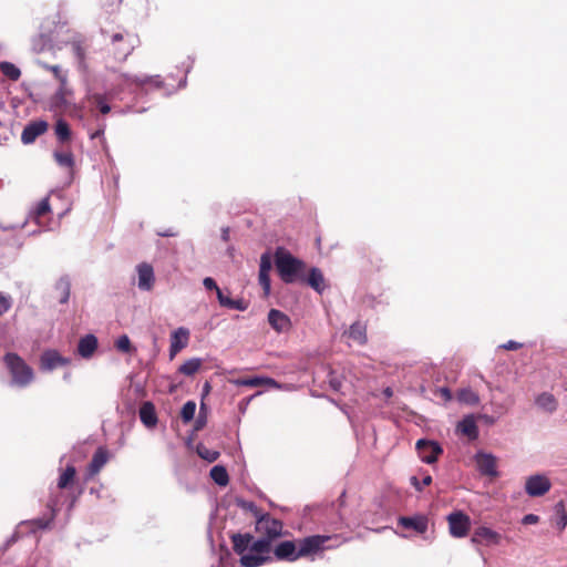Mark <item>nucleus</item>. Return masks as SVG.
Returning a JSON list of instances; mask_svg holds the SVG:
<instances>
[{
  "instance_id": "56",
  "label": "nucleus",
  "mask_w": 567,
  "mask_h": 567,
  "mask_svg": "<svg viewBox=\"0 0 567 567\" xmlns=\"http://www.w3.org/2000/svg\"><path fill=\"white\" fill-rule=\"evenodd\" d=\"M120 2L121 0H113L111 3L104 6L106 7L107 11L112 12L118 7Z\"/></svg>"
},
{
  "instance_id": "2",
  "label": "nucleus",
  "mask_w": 567,
  "mask_h": 567,
  "mask_svg": "<svg viewBox=\"0 0 567 567\" xmlns=\"http://www.w3.org/2000/svg\"><path fill=\"white\" fill-rule=\"evenodd\" d=\"M109 54L117 62H124L140 44L138 37L117 27L113 30L101 29Z\"/></svg>"
},
{
  "instance_id": "22",
  "label": "nucleus",
  "mask_w": 567,
  "mask_h": 567,
  "mask_svg": "<svg viewBox=\"0 0 567 567\" xmlns=\"http://www.w3.org/2000/svg\"><path fill=\"white\" fill-rule=\"evenodd\" d=\"M231 543L234 551L243 557V555H249L250 546L252 543V535L249 533H237L231 536Z\"/></svg>"
},
{
  "instance_id": "63",
  "label": "nucleus",
  "mask_w": 567,
  "mask_h": 567,
  "mask_svg": "<svg viewBox=\"0 0 567 567\" xmlns=\"http://www.w3.org/2000/svg\"><path fill=\"white\" fill-rule=\"evenodd\" d=\"M186 83H187V80H186V76H185L183 80H181V82H179V84H178V87H179V89L185 87V86H186Z\"/></svg>"
},
{
  "instance_id": "5",
  "label": "nucleus",
  "mask_w": 567,
  "mask_h": 567,
  "mask_svg": "<svg viewBox=\"0 0 567 567\" xmlns=\"http://www.w3.org/2000/svg\"><path fill=\"white\" fill-rule=\"evenodd\" d=\"M271 544L265 537L260 536L258 539H255L252 536L249 555L240 557V565L244 567H260L268 563L271 559L269 556Z\"/></svg>"
},
{
  "instance_id": "16",
  "label": "nucleus",
  "mask_w": 567,
  "mask_h": 567,
  "mask_svg": "<svg viewBox=\"0 0 567 567\" xmlns=\"http://www.w3.org/2000/svg\"><path fill=\"white\" fill-rule=\"evenodd\" d=\"M137 271V287L142 291H150L153 289L155 284V275L152 265L147 262H141L136 266Z\"/></svg>"
},
{
  "instance_id": "21",
  "label": "nucleus",
  "mask_w": 567,
  "mask_h": 567,
  "mask_svg": "<svg viewBox=\"0 0 567 567\" xmlns=\"http://www.w3.org/2000/svg\"><path fill=\"white\" fill-rule=\"evenodd\" d=\"M471 540L473 544L497 545L501 542V535L489 527L480 526L475 529Z\"/></svg>"
},
{
  "instance_id": "64",
  "label": "nucleus",
  "mask_w": 567,
  "mask_h": 567,
  "mask_svg": "<svg viewBox=\"0 0 567 567\" xmlns=\"http://www.w3.org/2000/svg\"><path fill=\"white\" fill-rule=\"evenodd\" d=\"M63 379H64L65 381H70V379H71V372H66V373H64Z\"/></svg>"
},
{
  "instance_id": "37",
  "label": "nucleus",
  "mask_w": 567,
  "mask_h": 567,
  "mask_svg": "<svg viewBox=\"0 0 567 567\" xmlns=\"http://www.w3.org/2000/svg\"><path fill=\"white\" fill-rule=\"evenodd\" d=\"M536 404L547 412H553L556 410V400L550 393H542L536 399Z\"/></svg>"
},
{
  "instance_id": "39",
  "label": "nucleus",
  "mask_w": 567,
  "mask_h": 567,
  "mask_svg": "<svg viewBox=\"0 0 567 567\" xmlns=\"http://www.w3.org/2000/svg\"><path fill=\"white\" fill-rule=\"evenodd\" d=\"M197 454L205 461L213 463L219 457V452L208 449L204 444L197 445Z\"/></svg>"
},
{
  "instance_id": "60",
  "label": "nucleus",
  "mask_w": 567,
  "mask_h": 567,
  "mask_svg": "<svg viewBox=\"0 0 567 567\" xmlns=\"http://www.w3.org/2000/svg\"><path fill=\"white\" fill-rule=\"evenodd\" d=\"M158 235L162 236V237H173V236L176 235V233L169 229V230H166L164 233H158Z\"/></svg>"
},
{
  "instance_id": "6",
  "label": "nucleus",
  "mask_w": 567,
  "mask_h": 567,
  "mask_svg": "<svg viewBox=\"0 0 567 567\" xmlns=\"http://www.w3.org/2000/svg\"><path fill=\"white\" fill-rule=\"evenodd\" d=\"M48 507L51 511L50 518H35L31 520L21 522L12 535L11 540L13 542L16 538L20 537V535L24 534V530L28 529L30 533H35L37 530L45 529L49 527L51 522L53 520L58 511H60V504L56 498H51L48 503Z\"/></svg>"
},
{
  "instance_id": "18",
  "label": "nucleus",
  "mask_w": 567,
  "mask_h": 567,
  "mask_svg": "<svg viewBox=\"0 0 567 567\" xmlns=\"http://www.w3.org/2000/svg\"><path fill=\"white\" fill-rule=\"evenodd\" d=\"M275 557L278 560L296 561L300 558L298 547L292 540H284L274 549Z\"/></svg>"
},
{
  "instance_id": "25",
  "label": "nucleus",
  "mask_w": 567,
  "mask_h": 567,
  "mask_svg": "<svg viewBox=\"0 0 567 567\" xmlns=\"http://www.w3.org/2000/svg\"><path fill=\"white\" fill-rule=\"evenodd\" d=\"M97 349V339L94 334H86L79 340L78 343V353L84 358L89 359L93 355L95 350Z\"/></svg>"
},
{
  "instance_id": "26",
  "label": "nucleus",
  "mask_w": 567,
  "mask_h": 567,
  "mask_svg": "<svg viewBox=\"0 0 567 567\" xmlns=\"http://www.w3.org/2000/svg\"><path fill=\"white\" fill-rule=\"evenodd\" d=\"M107 461L109 451L105 447H99L93 454V457L89 464V475L93 476L97 474L102 470V467L107 463Z\"/></svg>"
},
{
  "instance_id": "58",
  "label": "nucleus",
  "mask_w": 567,
  "mask_h": 567,
  "mask_svg": "<svg viewBox=\"0 0 567 567\" xmlns=\"http://www.w3.org/2000/svg\"><path fill=\"white\" fill-rule=\"evenodd\" d=\"M221 239L224 241H228V239H229V228L228 227H225L221 229Z\"/></svg>"
},
{
  "instance_id": "41",
  "label": "nucleus",
  "mask_w": 567,
  "mask_h": 567,
  "mask_svg": "<svg viewBox=\"0 0 567 567\" xmlns=\"http://www.w3.org/2000/svg\"><path fill=\"white\" fill-rule=\"evenodd\" d=\"M68 82L60 83L59 89L56 90L54 94V101L56 105H66V95L71 93V91L68 87Z\"/></svg>"
},
{
  "instance_id": "44",
  "label": "nucleus",
  "mask_w": 567,
  "mask_h": 567,
  "mask_svg": "<svg viewBox=\"0 0 567 567\" xmlns=\"http://www.w3.org/2000/svg\"><path fill=\"white\" fill-rule=\"evenodd\" d=\"M328 383L333 391L339 392L342 388V378L337 372L331 370L328 373Z\"/></svg>"
},
{
  "instance_id": "57",
  "label": "nucleus",
  "mask_w": 567,
  "mask_h": 567,
  "mask_svg": "<svg viewBox=\"0 0 567 567\" xmlns=\"http://www.w3.org/2000/svg\"><path fill=\"white\" fill-rule=\"evenodd\" d=\"M440 392H441L442 396L445 400H451L452 399V393H451V391L447 388H441Z\"/></svg>"
},
{
  "instance_id": "47",
  "label": "nucleus",
  "mask_w": 567,
  "mask_h": 567,
  "mask_svg": "<svg viewBox=\"0 0 567 567\" xmlns=\"http://www.w3.org/2000/svg\"><path fill=\"white\" fill-rule=\"evenodd\" d=\"M44 68L50 70L53 73V75L55 76V79L60 83L68 82V74H66V72H64L59 65H47V64H44Z\"/></svg>"
},
{
  "instance_id": "38",
  "label": "nucleus",
  "mask_w": 567,
  "mask_h": 567,
  "mask_svg": "<svg viewBox=\"0 0 567 567\" xmlns=\"http://www.w3.org/2000/svg\"><path fill=\"white\" fill-rule=\"evenodd\" d=\"M55 135L61 143H64L71 137V130L66 121L59 120L55 124Z\"/></svg>"
},
{
  "instance_id": "15",
  "label": "nucleus",
  "mask_w": 567,
  "mask_h": 567,
  "mask_svg": "<svg viewBox=\"0 0 567 567\" xmlns=\"http://www.w3.org/2000/svg\"><path fill=\"white\" fill-rule=\"evenodd\" d=\"M398 524L405 529H412L417 534H424L429 528V518L424 514L401 516L398 519Z\"/></svg>"
},
{
  "instance_id": "32",
  "label": "nucleus",
  "mask_w": 567,
  "mask_h": 567,
  "mask_svg": "<svg viewBox=\"0 0 567 567\" xmlns=\"http://www.w3.org/2000/svg\"><path fill=\"white\" fill-rule=\"evenodd\" d=\"M200 367H202V359L200 358H192V359L185 361L178 368V372L184 375L192 377L199 371Z\"/></svg>"
},
{
  "instance_id": "50",
  "label": "nucleus",
  "mask_w": 567,
  "mask_h": 567,
  "mask_svg": "<svg viewBox=\"0 0 567 567\" xmlns=\"http://www.w3.org/2000/svg\"><path fill=\"white\" fill-rule=\"evenodd\" d=\"M105 127H106L105 123H100L99 128L95 132L90 134L91 140L100 138L103 147L106 146V141L104 137Z\"/></svg>"
},
{
  "instance_id": "11",
  "label": "nucleus",
  "mask_w": 567,
  "mask_h": 567,
  "mask_svg": "<svg viewBox=\"0 0 567 567\" xmlns=\"http://www.w3.org/2000/svg\"><path fill=\"white\" fill-rule=\"evenodd\" d=\"M415 449L420 460L426 464L435 463L443 453V449L437 442L427 439L417 440Z\"/></svg>"
},
{
  "instance_id": "49",
  "label": "nucleus",
  "mask_w": 567,
  "mask_h": 567,
  "mask_svg": "<svg viewBox=\"0 0 567 567\" xmlns=\"http://www.w3.org/2000/svg\"><path fill=\"white\" fill-rule=\"evenodd\" d=\"M432 483V476L425 475L420 482L416 476L411 477V484L416 491H422L424 486H429Z\"/></svg>"
},
{
  "instance_id": "28",
  "label": "nucleus",
  "mask_w": 567,
  "mask_h": 567,
  "mask_svg": "<svg viewBox=\"0 0 567 567\" xmlns=\"http://www.w3.org/2000/svg\"><path fill=\"white\" fill-rule=\"evenodd\" d=\"M142 423L147 427H153L157 424V415L152 402H144L138 411Z\"/></svg>"
},
{
  "instance_id": "48",
  "label": "nucleus",
  "mask_w": 567,
  "mask_h": 567,
  "mask_svg": "<svg viewBox=\"0 0 567 567\" xmlns=\"http://www.w3.org/2000/svg\"><path fill=\"white\" fill-rule=\"evenodd\" d=\"M258 281L264 290L265 296H268L271 289V280L269 274H259Z\"/></svg>"
},
{
  "instance_id": "59",
  "label": "nucleus",
  "mask_w": 567,
  "mask_h": 567,
  "mask_svg": "<svg viewBox=\"0 0 567 567\" xmlns=\"http://www.w3.org/2000/svg\"><path fill=\"white\" fill-rule=\"evenodd\" d=\"M383 394L386 399H390L392 395H393V390L392 388L390 386H386L384 390H383Z\"/></svg>"
},
{
  "instance_id": "3",
  "label": "nucleus",
  "mask_w": 567,
  "mask_h": 567,
  "mask_svg": "<svg viewBox=\"0 0 567 567\" xmlns=\"http://www.w3.org/2000/svg\"><path fill=\"white\" fill-rule=\"evenodd\" d=\"M275 265L285 284L305 280L306 264L281 247L277 248L275 252Z\"/></svg>"
},
{
  "instance_id": "12",
  "label": "nucleus",
  "mask_w": 567,
  "mask_h": 567,
  "mask_svg": "<svg viewBox=\"0 0 567 567\" xmlns=\"http://www.w3.org/2000/svg\"><path fill=\"white\" fill-rule=\"evenodd\" d=\"M551 488V482L545 474H533L526 477L525 492L530 497H540Z\"/></svg>"
},
{
  "instance_id": "42",
  "label": "nucleus",
  "mask_w": 567,
  "mask_h": 567,
  "mask_svg": "<svg viewBox=\"0 0 567 567\" xmlns=\"http://www.w3.org/2000/svg\"><path fill=\"white\" fill-rule=\"evenodd\" d=\"M237 504L243 509L249 511L255 516L256 520L258 519L259 516L264 515V513H261V511L258 508V506L254 502L238 499Z\"/></svg>"
},
{
  "instance_id": "52",
  "label": "nucleus",
  "mask_w": 567,
  "mask_h": 567,
  "mask_svg": "<svg viewBox=\"0 0 567 567\" xmlns=\"http://www.w3.org/2000/svg\"><path fill=\"white\" fill-rule=\"evenodd\" d=\"M204 411H205V404L202 403L199 414L196 419V424H195L196 430H200L206 424V414L204 413Z\"/></svg>"
},
{
  "instance_id": "33",
  "label": "nucleus",
  "mask_w": 567,
  "mask_h": 567,
  "mask_svg": "<svg viewBox=\"0 0 567 567\" xmlns=\"http://www.w3.org/2000/svg\"><path fill=\"white\" fill-rule=\"evenodd\" d=\"M210 477L219 486H226L229 482L227 470L221 465H215L212 467Z\"/></svg>"
},
{
  "instance_id": "29",
  "label": "nucleus",
  "mask_w": 567,
  "mask_h": 567,
  "mask_svg": "<svg viewBox=\"0 0 567 567\" xmlns=\"http://www.w3.org/2000/svg\"><path fill=\"white\" fill-rule=\"evenodd\" d=\"M352 341L362 346L367 342V327L360 321L353 322L346 332Z\"/></svg>"
},
{
  "instance_id": "14",
  "label": "nucleus",
  "mask_w": 567,
  "mask_h": 567,
  "mask_svg": "<svg viewBox=\"0 0 567 567\" xmlns=\"http://www.w3.org/2000/svg\"><path fill=\"white\" fill-rule=\"evenodd\" d=\"M450 534L453 537L462 538L467 535L470 529V517L462 512H454L447 516Z\"/></svg>"
},
{
  "instance_id": "7",
  "label": "nucleus",
  "mask_w": 567,
  "mask_h": 567,
  "mask_svg": "<svg viewBox=\"0 0 567 567\" xmlns=\"http://www.w3.org/2000/svg\"><path fill=\"white\" fill-rule=\"evenodd\" d=\"M332 539L328 535H311L305 537L298 542V554L300 558L312 557L313 555L334 547L333 545H327Z\"/></svg>"
},
{
  "instance_id": "20",
  "label": "nucleus",
  "mask_w": 567,
  "mask_h": 567,
  "mask_svg": "<svg viewBox=\"0 0 567 567\" xmlns=\"http://www.w3.org/2000/svg\"><path fill=\"white\" fill-rule=\"evenodd\" d=\"M268 322L278 333L287 332L291 328L290 318L280 310L271 309L268 312Z\"/></svg>"
},
{
  "instance_id": "31",
  "label": "nucleus",
  "mask_w": 567,
  "mask_h": 567,
  "mask_svg": "<svg viewBox=\"0 0 567 567\" xmlns=\"http://www.w3.org/2000/svg\"><path fill=\"white\" fill-rule=\"evenodd\" d=\"M51 208H50V203H49V198L45 197V198H42L38 204L37 206L30 212V215H29V218L33 221H35L37 224H40V218L50 213Z\"/></svg>"
},
{
  "instance_id": "61",
  "label": "nucleus",
  "mask_w": 567,
  "mask_h": 567,
  "mask_svg": "<svg viewBox=\"0 0 567 567\" xmlns=\"http://www.w3.org/2000/svg\"><path fill=\"white\" fill-rule=\"evenodd\" d=\"M193 64H194V59L188 56V62H187V65H186V69H185L186 73H188L192 70Z\"/></svg>"
},
{
  "instance_id": "46",
  "label": "nucleus",
  "mask_w": 567,
  "mask_h": 567,
  "mask_svg": "<svg viewBox=\"0 0 567 567\" xmlns=\"http://www.w3.org/2000/svg\"><path fill=\"white\" fill-rule=\"evenodd\" d=\"M271 257L268 252H265L260 257L259 274H269L271 270Z\"/></svg>"
},
{
  "instance_id": "30",
  "label": "nucleus",
  "mask_w": 567,
  "mask_h": 567,
  "mask_svg": "<svg viewBox=\"0 0 567 567\" xmlns=\"http://www.w3.org/2000/svg\"><path fill=\"white\" fill-rule=\"evenodd\" d=\"M53 157L56 164L61 167L72 169L74 166V156L70 151H58L53 152Z\"/></svg>"
},
{
  "instance_id": "54",
  "label": "nucleus",
  "mask_w": 567,
  "mask_h": 567,
  "mask_svg": "<svg viewBox=\"0 0 567 567\" xmlns=\"http://www.w3.org/2000/svg\"><path fill=\"white\" fill-rule=\"evenodd\" d=\"M539 517L535 514H527L523 517L522 523L524 525H532L538 523Z\"/></svg>"
},
{
  "instance_id": "27",
  "label": "nucleus",
  "mask_w": 567,
  "mask_h": 567,
  "mask_svg": "<svg viewBox=\"0 0 567 567\" xmlns=\"http://www.w3.org/2000/svg\"><path fill=\"white\" fill-rule=\"evenodd\" d=\"M54 291L60 303H68L71 293V280L69 276H62L56 280Z\"/></svg>"
},
{
  "instance_id": "36",
  "label": "nucleus",
  "mask_w": 567,
  "mask_h": 567,
  "mask_svg": "<svg viewBox=\"0 0 567 567\" xmlns=\"http://www.w3.org/2000/svg\"><path fill=\"white\" fill-rule=\"evenodd\" d=\"M458 401L467 405H476L480 403V395L470 388H464L458 391Z\"/></svg>"
},
{
  "instance_id": "19",
  "label": "nucleus",
  "mask_w": 567,
  "mask_h": 567,
  "mask_svg": "<svg viewBox=\"0 0 567 567\" xmlns=\"http://www.w3.org/2000/svg\"><path fill=\"white\" fill-rule=\"evenodd\" d=\"M48 128V123L45 121H33L24 126L22 134H21V141L23 144H31L33 143L37 137L42 135Z\"/></svg>"
},
{
  "instance_id": "1",
  "label": "nucleus",
  "mask_w": 567,
  "mask_h": 567,
  "mask_svg": "<svg viewBox=\"0 0 567 567\" xmlns=\"http://www.w3.org/2000/svg\"><path fill=\"white\" fill-rule=\"evenodd\" d=\"M153 85L154 87H162L163 81L159 75H133L128 73H118L115 79V87L112 92H91L87 95V101L92 106H95L101 114H109L112 110L110 101L115 94L122 92L136 93L138 90L143 91L145 85Z\"/></svg>"
},
{
  "instance_id": "62",
  "label": "nucleus",
  "mask_w": 567,
  "mask_h": 567,
  "mask_svg": "<svg viewBox=\"0 0 567 567\" xmlns=\"http://www.w3.org/2000/svg\"><path fill=\"white\" fill-rule=\"evenodd\" d=\"M210 391V384L209 382H205L203 385V395H207Z\"/></svg>"
},
{
  "instance_id": "8",
  "label": "nucleus",
  "mask_w": 567,
  "mask_h": 567,
  "mask_svg": "<svg viewBox=\"0 0 567 567\" xmlns=\"http://www.w3.org/2000/svg\"><path fill=\"white\" fill-rule=\"evenodd\" d=\"M255 529L261 537L272 543L282 535L284 524L280 519L264 514L256 520Z\"/></svg>"
},
{
  "instance_id": "45",
  "label": "nucleus",
  "mask_w": 567,
  "mask_h": 567,
  "mask_svg": "<svg viewBox=\"0 0 567 567\" xmlns=\"http://www.w3.org/2000/svg\"><path fill=\"white\" fill-rule=\"evenodd\" d=\"M13 303V299L10 295L0 292V317L8 312Z\"/></svg>"
},
{
  "instance_id": "23",
  "label": "nucleus",
  "mask_w": 567,
  "mask_h": 567,
  "mask_svg": "<svg viewBox=\"0 0 567 567\" xmlns=\"http://www.w3.org/2000/svg\"><path fill=\"white\" fill-rule=\"evenodd\" d=\"M301 282H306L316 292L318 293H322L327 286H326V280H324V277H323V274L322 271L317 268V267H312L310 270H309V274L308 276H305V280H300Z\"/></svg>"
},
{
  "instance_id": "4",
  "label": "nucleus",
  "mask_w": 567,
  "mask_h": 567,
  "mask_svg": "<svg viewBox=\"0 0 567 567\" xmlns=\"http://www.w3.org/2000/svg\"><path fill=\"white\" fill-rule=\"evenodd\" d=\"M3 362L11 374V383L18 388H27L34 379L33 369L17 353L8 352Z\"/></svg>"
},
{
  "instance_id": "9",
  "label": "nucleus",
  "mask_w": 567,
  "mask_h": 567,
  "mask_svg": "<svg viewBox=\"0 0 567 567\" xmlns=\"http://www.w3.org/2000/svg\"><path fill=\"white\" fill-rule=\"evenodd\" d=\"M203 286L205 287V289L214 290L216 292V297H217V300H218V303L220 305V307H224L227 309H233V310H238V311L247 310L248 302L245 299H243V298L231 299L228 296H226L224 293V290L218 287V285L216 284L214 278L205 277L203 279Z\"/></svg>"
},
{
  "instance_id": "40",
  "label": "nucleus",
  "mask_w": 567,
  "mask_h": 567,
  "mask_svg": "<svg viewBox=\"0 0 567 567\" xmlns=\"http://www.w3.org/2000/svg\"><path fill=\"white\" fill-rule=\"evenodd\" d=\"M195 412H196V403L194 401H187L181 410V417H182L183 422L184 423L190 422L195 416Z\"/></svg>"
},
{
  "instance_id": "17",
  "label": "nucleus",
  "mask_w": 567,
  "mask_h": 567,
  "mask_svg": "<svg viewBox=\"0 0 567 567\" xmlns=\"http://www.w3.org/2000/svg\"><path fill=\"white\" fill-rule=\"evenodd\" d=\"M189 340V330L179 327L171 334L169 358L173 359L179 351L187 347Z\"/></svg>"
},
{
  "instance_id": "43",
  "label": "nucleus",
  "mask_w": 567,
  "mask_h": 567,
  "mask_svg": "<svg viewBox=\"0 0 567 567\" xmlns=\"http://www.w3.org/2000/svg\"><path fill=\"white\" fill-rule=\"evenodd\" d=\"M115 347L123 353H130L132 351L131 340L126 334H122L117 338Z\"/></svg>"
},
{
  "instance_id": "35",
  "label": "nucleus",
  "mask_w": 567,
  "mask_h": 567,
  "mask_svg": "<svg viewBox=\"0 0 567 567\" xmlns=\"http://www.w3.org/2000/svg\"><path fill=\"white\" fill-rule=\"evenodd\" d=\"M0 72L11 81L19 80V78L21 75L20 69L17 65H14L13 63L8 62V61L0 62Z\"/></svg>"
},
{
  "instance_id": "53",
  "label": "nucleus",
  "mask_w": 567,
  "mask_h": 567,
  "mask_svg": "<svg viewBox=\"0 0 567 567\" xmlns=\"http://www.w3.org/2000/svg\"><path fill=\"white\" fill-rule=\"evenodd\" d=\"M522 347H523V344H522V343H519V342H517V341H514V340H509V341H507V342H505V343H503V344L501 346V348H502V349H504V350H511V351H512V350H518V349H520Z\"/></svg>"
},
{
  "instance_id": "51",
  "label": "nucleus",
  "mask_w": 567,
  "mask_h": 567,
  "mask_svg": "<svg viewBox=\"0 0 567 567\" xmlns=\"http://www.w3.org/2000/svg\"><path fill=\"white\" fill-rule=\"evenodd\" d=\"M237 383L245 386H258L265 383V378L255 377L250 379L240 380Z\"/></svg>"
},
{
  "instance_id": "55",
  "label": "nucleus",
  "mask_w": 567,
  "mask_h": 567,
  "mask_svg": "<svg viewBox=\"0 0 567 567\" xmlns=\"http://www.w3.org/2000/svg\"><path fill=\"white\" fill-rule=\"evenodd\" d=\"M264 384H268L272 388H276V389H281L282 385L279 384L276 380L271 379V378H265V383Z\"/></svg>"
},
{
  "instance_id": "34",
  "label": "nucleus",
  "mask_w": 567,
  "mask_h": 567,
  "mask_svg": "<svg viewBox=\"0 0 567 567\" xmlns=\"http://www.w3.org/2000/svg\"><path fill=\"white\" fill-rule=\"evenodd\" d=\"M76 471L73 465H68L58 480V488L65 489L74 481Z\"/></svg>"
},
{
  "instance_id": "24",
  "label": "nucleus",
  "mask_w": 567,
  "mask_h": 567,
  "mask_svg": "<svg viewBox=\"0 0 567 567\" xmlns=\"http://www.w3.org/2000/svg\"><path fill=\"white\" fill-rule=\"evenodd\" d=\"M456 430L466 435L470 440H476L478 437V427L474 415H465L456 425Z\"/></svg>"
},
{
  "instance_id": "13",
  "label": "nucleus",
  "mask_w": 567,
  "mask_h": 567,
  "mask_svg": "<svg viewBox=\"0 0 567 567\" xmlns=\"http://www.w3.org/2000/svg\"><path fill=\"white\" fill-rule=\"evenodd\" d=\"M71 363V359L63 357L55 349L44 350L40 357V369L45 372H51L60 367H65Z\"/></svg>"
},
{
  "instance_id": "10",
  "label": "nucleus",
  "mask_w": 567,
  "mask_h": 567,
  "mask_svg": "<svg viewBox=\"0 0 567 567\" xmlns=\"http://www.w3.org/2000/svg\"><path fill=\"white\" fill-rule=\"evenodd\" d=\"M473 461L481 476L492 478L499 476V472L497 470L498 460L493 453L482 450L477 451L473 456Z\"/></svg>"
}]
</instances>
